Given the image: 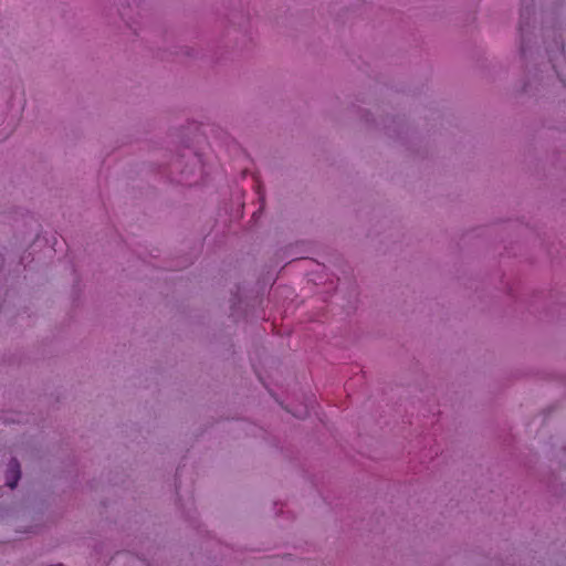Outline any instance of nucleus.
Here are the masks:
<instances>
[{
    "instance_id": "1",
    "label": "nucleus",
    "mask_w": 566,
    "mask_h": 566,
    "mask_svg": "<svg viewBox=\"0 0 566 566\" xmlns=\"http://www.w3.org/2000/svg\"><path fill=\"white\" fill-rule=\"evenodd\" d=\"M20 476H21L20 464H19L18 460L12 459L8 467L6 484L10 489H14L18 484V481L20 480Z\"/></svg>"
}]
</instances>
